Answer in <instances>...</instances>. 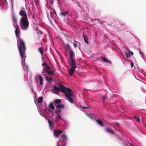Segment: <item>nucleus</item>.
I'll return each mask as SVG.
<instances>
[{
    "label": "nucleus",
    "mask_w": 146,
    "mask_h": 146,
    "mask_svg": "<svg viewBox=\"0 0 146 146\" xmlns=\"http://www.w3.org/2000/svg\"><path fill=\"white\" fill-rule=\"evenodd\" d=\"M59 91L64 94L65 96L67 98V100L70 103H74V99L75 98V96L72 91L70 88L66 87L62 85H60L59 87L54 86V90L53 92L57 95H58Z\"/></svg>",
    "instance_id": "f257e3e1"
},
{
    "label": "nucleus",
    "mask_w": 146,
    "mask_h": 146,
    "mask_svg": "<svg viewBox=\"0 0 146 146\" xmlns=\"http://www.w3.org/2000/svg\"><path fill=\"white\" fill-rule=\"evenodd\" d=\"M19 44L18 46L19 52L22 59L26 58L25 51L26 48L24 41L20 38L19 40Z\"/></svg>",
    "instance_id": "f03ea898"
},
{
    "label": "nucleus",
    "mask_w": 146,
    "mask_h": 146,
    "mask_svg": "<svg viewBox=\"0 0 146 146\" xmlns=\"http://www.w3.org/2000/svg\"><path fill=\"white\" fill-rule=\"evenodd\" d=\"M19 25L21 28L23 30L27 29L29 27V21L27 18H21Z\"/></svg>",
    "instance_id": "7ed1b4c3"
},
{
    "label": "nucleus",
    "mask_w": 146,
    "mask_h": 146,
    "mask_svg": "<svg viewBox=\"0 0 146 146\" xmlns=\"http://www.w3.org/2000/svg\"><path fill=\"white\" fill-rule=\"evenodd\" d=\"M74 54H72L70 55L69 61L68 62L69 64L70 65L71 67H74L77 66L76 65V63L75 60L73 59V57Z\"/></svg>",
    "instance_id": "20e7f679"
},
{
    "label": "nucleus",
    "mask_w": 146,
    "mask_h": 146,
    "mask_svg": "<svg viewBox=\"0 0 146 146\" xmlns=\"http://www.w3.org/2000/svg\"><path fill=\"white\" fill-rule=\"evenodd\" d=\"M19 14L22 17L21 18H28L26 11L24 8H22L21 10L19 12Z\"/></svg>",
    "instance_id": "39448f33"
},
{
    "label": "nucleus",
    "mask_w": 146,
    "mask_h": 146,
    "mask_svg": "<svg viewBox=\"0 0 146 146\" xmlns=\"http://www.w3.org/2000/svg\"><path fill=\"white\" fill-rule=\"evenodd\" d=\"M62 133V130H55L54 132V134L56 137H58L59 136V135Z\"/></svg>",
    "instance_id": "423d86ee"
},
{
    "label": "nucleus",
    "mask_w": 146,
    "mask_h": 146,
    "mask_svg": "<svg viewBox=\"0 0 146 146\" xmlns=\"http://www.w3.org/2000/svg\"><path fill=\"white\" fill-rule=\"evenodd\" d=\"M125 53L127 58H129L131 56V54L132 55L133 54V53L131 51L127 49H126Z\"/></svg>",
    "instance_id": "0eeeda50"
},
{
    "label": "nucleus",
    "mask_w": 146,
    "mask_h": 146,
    "mask_svg": "<svg viewBox=\"0 0 146 146\" xmlns=\"http://www.w3.org/2000/svg\"><path fill=\"white\" fill-rule=\"evenodd\" d=\"M66 49L69 51V55L72 54H74V53L71 49V48L68 44H66Z\"/></svg>",
    "instance_id": "6e6552de"
},
{
    "label": "nucleus",
    "mask_w": 146,
    "mask_h": 146,
    "mask_svg": "<svg viewBox=\"0 0 146 146\" xmlns=\"http://www.w3.org/2000/svg\"><path fill=\"white\" fill-rule=\"evenodd\" d=\"M76 68V66L74 67H71L69 69V72L70 76H72V75L73 74L75 71V69Z\"/></svg>",
    "instance_id": "1a4fd4ad"
},
{
    "label": "nucleus",
    "mask_w": 146,
    "mask_h": 146,
    "mask_svg": "<svg viewBox=\"0 0 146 146\" xmlns=\"http://www.w3.org/2000/svg\"><path fill=\"white\" fill-rule=\"evenodd\" d=\"M15 33L16 36H19V34L20 32V30L19 26L18 25H17L15 26Z\"/></svg>",
    "instance_id": "9d476101"
},
{
    "label": "nucleus",
    "mask_w": 146,
    "mask_h": 146,
    "mask_svg": "<svg viewBox=\"0 0 146 146\" xmlns=\"http://www.w3.org/2000/svg\"><path fill=\"white\" fill-rule=\"evenodd\" d=\"M68 138L66 135H62L61 136V141H66L67 139Z\"/></svg>",
    "instance_id": "9b49d317"
},
{
    "label": "nucleus",
    "mask_w": 146,
    "mask_h": 146,
    "mask_svg": "<svg viewBox=\"0 0 146 146\" xmlns=\"http://www.w3.org/2000/svg\"><path fill=\"white\" fill-rule=\"evenodd\" d=\"M54 71L53 70H48L47 71H46L44 73H46L47 74H50L51 75H53L54 74Z\"/></svg>",
    "instance_id": "f8f14e48"
},
{
    "label": "nucleus",
    "mask_w": 146,
    "mask_h": 146,
    "mask_svg": "<svg viewBox=\"0 0 146 146\" xmlns=\"http://www.w3.org/2000/svg\"><path fill=\"white\" fill-rule=\"evenodd\" d=\"M64 106L62 104H58L56 106V108L64 109Z\"/></svg>",
    "instance_id": "ddd939ff"
},
{
    "label": "nucleus",
    "mask_w": 146,
    "mask_h": 146,
    "mask_svg": "<svg viewBox=\"0 0 146 146\" xmlns=\"http://www.w3.org/2000/svg\"><path fill=\"white\" fill-rule=\"evenodd\" d=\"M39 77L40 80V84L42 85L43 83V79L41 76H39Z\"/></svg>",
    "instance_id": "4468645a"
},
{
    "label": "nucleus",
    "mask_w": 146,
    "mask_h": 146,
    "mask_svg": "<svg viewBox=\"0 0 146 146\" xmlns=\"http://www.w3.org/2000/svg\"><path fill=\"white\" fill-rule=\"evenodd\" d=\"M96 122L97 123L101 126L102 127L104 126V125L100 119H98L96 120Z\"/></svg>",
    "instance_id": "2eb2a0df"
},
{
    "label": "nucleus",
    "mask_w": 146,
    "mask_h": 146,
    "mask_svg": "<svg viewBox=\"0 0 146 146\" xmlns=\"http://www.w3.org/2000/svg\"><path fill=\"white\" fill-rule=\"evenodd\" d=\"M61 102V101L60 99H56L53 102V103L54 105H56V104H59Z\"/></svg>",
    "instance_id": "dca6fc26"
},
{
    "label": "nucleus",
    "mask_w": 146,
    "mask_h": 146,
    "mask_svg": "<svg viewBox=\"0 0 146 146\" xmlns=\"http://www.w3.org/2000/svg\"><path fill=\"white\" fill-rule=\"evenodd\" d=\"M68 13L67 11L62 12L60 13V15L61 16L65 17L66 15H68Z\"/></svg>",
    "instance_id": "f3484780"
},
{
    "label": "nucleus",
    "mask_w": 146,
    "mask_h": 146,
    "mask_svg": "<svg viewBox=\"0 0 146 146\" xmlns=\"http://www.w3.org/2000/svg\"><path fill=\"white\" fill-rule=\"evenodd\" d=\"M48 122L50 127L51 128L52 127V125L53 123V121L52 120L50 121L49 119L48 120Z\"/></svg>",
    "instance_id": "a211bd4d"
},
{
    "label": "nucleus",
    "mask_w": 146,
    "mask_h": 146,
    "mask_svg": "<svg viewBox=\"0 0 146 146\" xmlns=\"http://www.w3.org/2000/svg\"><path fill=\"white\" fill-rule=\"evenodd\" d=\"M85 41V42L87 44L88 43V38L87 37V36L85 34L83 35Z\"/></svg>",
    "instance_id": "6ab92c4d"
},
{
    "label": "nucleus",
    "mask_w": 146,
    "mask_h": 146,
    "mask_svg": "<svg viewBox=\"0 0 146 146\" xmlns=\"http://www.w3.org/2000/svg\"><path fill=\"white\" fill-rule=\"evenodd\" d=\"M50 66H47L46 68H45V66L44 67V68L43 69V71H44V72H45L46 71H47L48 70H49L50 69Z\"/></svg>",
    "instance_id": "aec40b11"
},
{
    "label": "nucleus",
    "mask_w": 146,
    "mask_h": 146,
    "mask_svg": "<svg viewBox=\"0 0 146 146\" xmlns=\"http://www.w3.org/2000/svg\"><path fill=\"white\" fill-rule=\"evenodd\" d=\"M38 50L41 54H43V53L44 52V51L42 48V46L41 47H40L38 48Z\"/></svg>",
    "instance_id": "412c9836"
},
{
    "label": "nucleus",
    "mask_w": 146,
    "mask_h": 146,
    "mask_svg": "<svg viewBox=\"0 0 146 146\" xmlns=\"http://www.w3.org/2000/svg\"><path fill=\"white\" fill-rule=\"evenodd\" d=\"M106 131L107 132H109L110 133L112 134H115L114 132L111 130H110L109 128H106Z\"/></svg>",
    "instance_id": "4be33fe9"
},
{
    "label": "nucleus",
    "mask_w": 146,
    "mask_h": 146,
    "mask_svg": "<svg viewBox=\"0 0 146 146\" xmlns=\"http://www.w3.org/2000/svg\"><path fill=\"white\" fill-rule=\"evenodd\" d=\"M43 101V98L41 97L37 100V102L38 103L40 104Z\"/></svg>",
    "instance_id": "5701e85b"
},
{
    "label": "nucleus",
    "mask_w": 146,
    "mask_h": 146,
    "mask_svg": "<svg viewBox=\"0 0 146 146\" xmlns=\"http://www.w3.org/2000/svg\"><path fill=\"white\" fill-rule=\"evenodd\" d=\"M12 20L13 23H17V18L14 15L12 16Z\"/></svg>",
    "instance_id": "b1692460"
},
{
    "label": "nucleus",
    "mask_w": 146,
    "mask_h": 146,
    "mask_svg": "<svg viewBox=\"0 0 146 146\" xmlns=\"http://www.w3.org/2000/svg\"><path fill=\"white\" fill-rule=\"evenodd\" d=\"M49 107L51 109H52L54 110L55 109V107L51 103H50L49 106Z\"/></svg>",
    "instance_id": "393cba45"
},
{
    "label": "nucleus",
    "mask_w": 146,
    "mask_h": 146,
    "mask_svg": "<svg viewBox=\"0 0 146 146\" xmlns=\"http://www.w3.org/2000/svg\"><path fill=\"white\" fill-rule=\"evenodd\" d=\"M46 80L47 81L49 82H51L52 81V79L51 77H46Z\"/></svg>",
    "instance_id": "a878e982"
},
{
    "label": "nucleus",
    "mask_w": 146,
    "mask_h": 146,
    "mask_svg": "<svg viewBox=\"0 0 146 146\" xmlns=\"http://www.w3.org/2000/svg\"><path fill=\"white\" fill-rule=\"evenodd\" d=\"M102 59L105 62H109V60L108 59H107V58H105L102 57Z\"/></svg>",
    "instance_id": "bb28decb"
},
{
    "label": "nucleus",
    "mask_w": 146,
    "mask_h": 146,
    "mask_svg": "<svg viewBox=\"0 0 146 146\" xmlns=\"http://www.w3.org/2000/svg\"><path fill=\"white\" fill-rule=\"evenodd\" d=\"M77 42L76 41H75V42H74L73 43V46L74 47V48H76L77 46V44L76 43Z\"/></svg>",
    "instance_id": "cd10ccee"
},
{
    "label": "nucleus",
    "mask_w": 146,
    "mask_h": 146,
    "mask_svg": "<svg viewBox=\"0 0 146 146\" xmlns=\"http://www.w3.org/2000/svg\"><path fill=\"white\" fill-rule=\"evenodd\" d=\"M134 118H135V119L138 122H140L139 119L138 117L136 116H135L134 117Z\"/></svg>",
    "instance_id": "c85d7f7f"
},
{
    "label": "nucleus",
    "mask_w": 146,
    "mask_h": 146,
    "mask_svg": "<svg viewBox=\"0 0 146 146\" xmlns=\"http://www.w3.org/2000/svg\"><path fill=\"white\" fill-rule=\"evenodd\" d=\"M56 108L57 109V110L56 111V112H58V113H60L61 112V110L60 109L58 108Z\"/></svg>",
    "instance_id": "c756f323"
},
{
    "label": "nucleus",
    "mask_w": 146,
    "mask_h": 146,
    "mask_svg": "<svg viewBox=\"0 0 146 146\" xmlns=\"http://www.w3.org/2000/svg\"><path fill=\"white\" fill-rule=\"evenodd\" d=\"M86 115L88 116L89 117L90 119H93V117L91 116L90 115H89L88 113H86Z\"/></svg>",
    "instance_id": "7c9ffc66"
},
{
    "label": "nucleus",
    "mask_w": 146,
    "mask_h": 146,
    "mask_svg": "<svg viewBox=\"0 0 146 146\" xmlns=\"http://www.w3.org/2000/svg\"><path fill=\"white\" fill-rule=\"evenodd\" d=\"M140 54L142 56H144V54L143 52H140Z\"/></svg>",
    "instance_id": "2f4dec72"
},
{
    "label": "nucleus",
    "mask_w": 146,
    "mask_h": 146,
    "mask_svg": "<svg viewBox=\"0 0 146 146\" xmlns=\"http://www.w3.org/2000/svg\"><path fill=\"white\" fill-rule=\"evenodd\" d=\"M57 115H58V118H59L60 119H61V117L60 115L58 113Z\"/></svg>",
    "instance_id": "473e14b6"
},
{
    "label": "nucleus",
    "mask_w": 146,
    "mask_h": 146,
    "mask_svg": "<svg viewBox=\"0 0 146 146\" xmlns=\"http://www.w3.org/2000/svg\"><path fill=\"white\" fill-rule=\"evenodd\" d=\"M57 146H65V145H64V144H63L62 145H60V144H59L58 143L57 144Z\"/></svg>",
    "instance_id": "72a5a7b5"
},
{
    "label": "nucleus",
    "mask_w": 146,
    "mask_h": 146,
    "mask_svg": "<svg viewBox=\"0 0 146 146\" xmlns=\"http://www.w3.org/2000/svg\"><path fill=\"white\" fill-rule=\"evenodd\" d=\"M42 65L43 66H44V65H45L46 66H47V64L46 63H42Z\"/></svg>",
    "instance_id": "f704fd0d"
},
{
    "label": "nucleus",
    "mask_w": 146,
    "mask_h": 146,
    "mask_svg": "<svg viewBox=\"0 0 146 146\" xmlns=\"http://www.w3.org/2000/svg\"><path fill=\"white\" fill-rule=\"evenodd\" d=\"M36 78H35V80L36 81V84H37V85H38V81H36Z\"/></svg>",
    "instance_id": "c9c22d12"
},
{
    "label": "nucleus",
    "mask_w": 146,
    "mask_h": 146,
    "mask_svg": "<svg viewBox=\"0 0 146 146\" xmlns=\"http://www.w3.org/2000/svg\"><path fill=\"white\" fill-rule=\"evenodd\" d=\"M133 65H134V64L133 62H131V68L133 67Z\"/></svg>",
    "instance_id": "e433bc0d"
},
{
    "label": "nucleus",
    "mask_w": 146,
    "mask_h": 146,
    "mask_svg": "<svg viewBox=\"0 0 146 146\" xmlns=\"http://www.w3.org/2000/svg\"><path fill=\"white\" fill-rule=\"evenodd\" d=\"M82 108H84V109H88V107H82Z\"/></svg>",
    "instance_id": "4c0bfd02"
},
{
    "label": "nucleus",
    "mask_w": 146,
    "mask_h": 146,
    "mask_svg": "<svg viewBox=\"0 0 146 146\" xmlns=\"http://www.w3.org/2000/svg\"><path fill=\"white\" fill-rule=\"evenodd\" d=\"M102 98L103 100L105 99V97L104 96H102Z\"/></svg>",
    "instance_id": "58836bf2"
},
{
    "label": "nucleus",
    "mask_w": 146,
    "mask_h": 146,
    "mask_svg": "<svg viewBox=\"0 0 146 146\" xmlns=\"http://www.w3.org/2000/svg\"><path fill=\"white\" fill-rule=\"evenodd\" d=\"M31 90L32 91H33V86H31Z\"/></svg>",
    "instance_id": "ea45409f"
},
{
    "label": "nucleus",
    "mask_w": 146,
    "mask_h": 146,
    "mask_svg": "<svg viewBox=\"0 0 146 146\" xmlns=\"http://www.w3.org/2000/svg\"><path fill=\"white\" fill-rule=\"evenodd\" d=\"M51 0V3L52 4L54 2V0Z\"/></svg>",
    "instance_id": "a19ab883"
},
{
    "label": "nucleus",
    "mask_w": 146,
    "mask_h": 146,
    "mask_svg": "<svg viewBox=\"0 0 146 146\" xmlns=\"http://www.w3.org/2000/svg\"><path fill=\"white\" fill-rule=\"evenodd\" d=\"M4 1L5 3H7V1L6 0H4Z\"/></svg>",
    "instance_id": "79ce46f5"
},
{
    "label": "nucleus",
    "mask_w": 146,
    "mask_h": 146,
    "mask_svg": "<svg viewBox=\"0 0 146 146\" xmlns=\"http://www.w3.org/2000/svg\"><path fill=\"white\" fill-rule=\"evenodd\" d=\"M36 2H37V3H38V0H37L36 1Z\"/></svg>",
    "instance_id": "37998d69"
},
{
    "label": "nucleus",
    "mask_w": 146,
    "mask_h": 146,
    "mask_svg": "<svg viewBox=\"0 0 146 146\" xmlns=\"http://www.w3.org/2000/svg\"><path fill=\"white\" fill-rule=\"evenodd\" d=\"M116 124H117V126H119V124H118V123H117Z\"/></svg>",
    "instance_id": "c03bdc74"
},
{
    "label": "nucleus",
    "mask_w": 146,
    "mask_h": 146,
    "mask_svg": "<svg viewBox=\"0 0 146 146\" xmlns=\"http://www.w3.org/2000/svg\"><path fill=\"white\" fill-rule=\"evenodd\" d=\"M52 114H53V115L54 114H53V113L52 112Z\"/></svg>",
    "instance_id": "a18cd8bd"
},
{
    "label": "nucleus",
    "mask_w": 146,
    "mask_h": 146,
    "mask_svg": "<svg viewBox=\"0 0 146 146\" xmlns=\"http://www.w3.org/2000/svg\"><path fill=\"white\" fill-rule=\"evenodd\" d=\"M145 127L146 128V125L145 126Z\"/></svg>",
    "instance_id": "49530a36"
},
{
    "label": "nucleus",
    "mask_w": 146,
    "mask_h": 146,
    "mask_svg": "<svg viewBox=\"0 0 146 146\" xmlns=\"http://www.w3.org/2000/svg\"><path fill=\"white\" fill-rule=\"evenodd\" d=\"M120 132V133H122L121 132Z\"/></svg>",
    "instance_id": "de8ad7c7"
}]
</instances>
